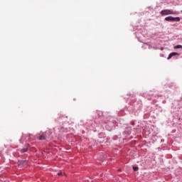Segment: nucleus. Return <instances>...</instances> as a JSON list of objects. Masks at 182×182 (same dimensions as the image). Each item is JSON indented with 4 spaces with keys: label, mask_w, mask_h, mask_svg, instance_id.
Returning <instances> with one entry per match:
<instances>
[{
    "label": "nucleus",
    "mask_w": 182,
    "mask_h": 182,
    "mask_svg": "<svg viewBox=\"0 0 182 182\" xmlns=\"http://www.w3.org/2000/svg\"><path fill=\"white\" fill-rule=\"evenodd\" d=\"M176 14H177V12L170 9H165L161 11V15L162 16H164L166 15H176Z\"/></svg>",
    "instance_id": "f257e3e1"
},
{
    "label": "nucleus",
    "mask_w": 182,
    "mask_h": 182,
    "mask_svg": "<svg viewBox=\"0 0 182 182\" xmlns=\"http://www.w3.org/2000/svg\"><path fill=\"white\" fill-rule=\"evenodd\" d=\"M165 21H167L168 22H180V17H173L169 16L165 18Z\"/></svg>",
    "instance_id": "f03ea898"
},
{
    "label": "nucleus",
    "mask_w": 182,
    "mask_h": 182,
    "mask_svg": "<svg viewBox=\"0 0 182 182\" xmlns=\"http://www.w3.org/2000/svg\"><path fill=\"white\" fill-rule=\"evenodd\" d=\"M173 56H180V54L178 53H171L169 54L168 57V60H170V59H171L173 58Z\"/></svg>",
    "instance_id": "7ed1b4c3"
},
{
    "label": "nucleus",
    "mask_w": 182,
    "mask_h": 182,
    "mask_svg": "<svg viewBox=\"0 0 182 182\" xmlns=\"http://www.w3.org/2000/svg\"><path fill=\"white\" fill-rule=\"evenodd\" d=\"M38 140H46V134L43 133L38 137Z\"/></svg>",
    "instance_id": "20e7f679"
},
{
    "label": "nucleus",
    "mask_w": 182,
    "mask_h": 182,
    "mask_svg": "<svg viewBox=\"0 0 182 182\" xmlns=\"http://www.w3.org/2000/svg\"><path fill=\"white\" fill-rule=\"evenodd\" d=\"M174 49H182L181 45H178L173 47Z\"/></svg>",
    "instance_id": "39448f33"
},
{
    "label": "nucleus",
    "mask_w": 182,
    "mask_h": 182,
    "mask_svg": "<svg viewBox=\"0 0 182 182\" xmlns=\"http://www.w3.org/2000/svg\"><path fill=\"white\" fill-rule=\"evenodd\" d=\"M26 151H28V148H24L21 149V153H26Z\"/></svg>",
    "instance_id": "423d86ee"
},
{
    "label": "nucleus",
    "mask_w": 182,
    "mask_h": 182,
    "mask_svg": "<svg viewBox=\"0 0 182 182\" xmlns=\"http://www.w3.org/2000/svg\"><path fill=\"white\" fill-rule=\"evenodd\" d=\"M133 170H134V171H137V170H139V167H137V166H134V167H133Z\"/></svg>",
    "instance_id": "0eeeda50"
},
{
    "label": "nucleus",
    "mask_w": 182,
    "mask_h": 182,
    "mask_svg": "<svg viewBox=\"0 0 182 182\" xmlns=\"http://www.w3.org/2000/svg\"><path fill=\"white\" fill-rule=\"evenodd\" d=\"M58 176H62V172L58 173Z\"/></svg>",
    "instance_id": "6e6552de"
}]
</instances>
